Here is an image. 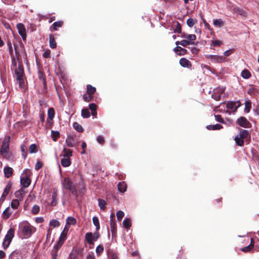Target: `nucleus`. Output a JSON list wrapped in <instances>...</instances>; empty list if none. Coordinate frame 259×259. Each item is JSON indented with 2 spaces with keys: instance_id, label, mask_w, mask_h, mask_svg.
Instances as JSON below:
<instances>
[{
  "instance_id": "nucleus-17",
  "label": "nucleus",
  "mask_w": 259,
  "mask_h": 259,
  "mask_svg": "<svg viewBox=\"0 0 259 259\" xmlns=\"http://www.w3.org/2000/svg\"><path fill=\"white\" fill-rule=\"evenodd\" d=\"M13 172V169L12 167L7 166L4 168V175L7 178L10 177L12 175Z\"/></svg>"
},
{
  "instance_id": "nucleus-20",
  "label": "nucleus",
  "mask_w": 259,
  "mask_h": 259,
  "mask_svg": "<svg viewBox=\"0 0 259 259\" xmlns=\"http://www.w3.org/2000/svg\"><path fill=\"white\" fill-rule=\"evenodd\" d=\"M180 64L184 67H190L191 65L190 62L186 58H182L180 60Z\"/></svg>"
},
{
  "instance_id": "nucleus-19",
  "label": "nucleus",
  "mask_w": 259,
  "mask_h": 259,
  "mask_svg": "<svg viewBox=\"0 0 259 259\" xmlns=\"http://www.w3.org/2000/svg\"><path fill=\"white\" fill-rule=\"evenodd\" d=\"M13 212L11 210V209L8 207L3 211V218L7 220L8 219L11 215L12 214Z\"/></svg>"
},
{
  "instance_id": "nucleus-40",
  "label": "nucleus",
  "mask_w": 259,
  "mask_h": 259,
  "mask_svg": "<svg viewBox=\"0 0 259 259\" xmlns=\"http://www.w3.org/2000/svg\"><path fill=\"white\" fill-rule=\"evenodd\" d=\"M81 115L83 118H88L90 116V113L88 109H82L81 110Z\"/></svg>"
},
{
  "instance_id": "nucleus-33",
  "label": "nucleus",
  "mask_w": 259,
  "mask_h": 259,
  "mask_svg": "<svg viewBox=\"0 0 259 259\" xmlns=\"http://www.w3.org/2000/svg\"><path fill=\"white\" fill-rule=\"evenodd\" d=\"M123 225L125 228H130L132 225L131 219L129 218H126L124 219L123 221Z\"/></svg>"
},
{
  "instance_id": "nucleus-56",
  "label": "nucleus",
  "mask_w": 259,
  "mask_h": 259,
  "mask_svg": "<svg viewBox=\"0 0 259 259\" xmlns=\"http://www.w3.org/2000/svg\"><path fill=\"white\" fill-rule=\"evenodd\" d=\"M247 93L250 95H254L256 93V90L253 87L250 86L247 90Z\"/></svg>"
},
{
  "instance_id": "nucleus-42",
  "label": "nucleus",
  "mask_w": 259,
  "mask_h": 259,
  "mask_svg": "<svg viewBox=\"0 0 259 259\" xmlns=\"http://www.w3.org/2000/svg\"><path fill=\"white\" fill-rule=\"evenodd\" d=\"M60 248L61 247H59V246L58 245H57L56 244H55L54 246V247L52 250V254L53 257H55L57 255V252Z\"/></svg>"
},
{
  "instance_id": "nucleus-13",
  "label": "nucleus",
  "mask_w": 259,
  "mask_h": 259,
  "mask_svg": "<svg viewBox=\"0 0 259 259\" xmlns=\"http://www.w3.org/2000/svg\"><path fill=\"white\" fill-rule=\"evenodd\" d=\"M9 259H23V256L20 251L15 250L10 254Z\"/></svg>"
},
{
  "instance_id": "nucleus-37",
  "label": "nucleus",
  "mask_w": 259,
  "mask_h": 259,
  "mask_svg": "<svg viewBox=\"0 0 259 259\" xmlns=\"http://www.w3.org/2000/svg\"><path fill=\"white\" fill-rule=\"evenodd\" d=\"M233 12L236 14L241 15L242 16H245V12L242 10L239 9L238 7H234L233 9Z\"/></svg>"
},
{
  "instance_id": "nucleus-61",
  "label": "nucleus",
  "mask_w": 259,
  "mask_h": 259,
  "mask_svg": "<svg viewBox=\"0 0 259 259\" xmlns=\"http://www.w3.org/2000/svg\"><path fill=\"white\" fill-rule=\"evenodd\" d=\"M41 167H42L41 162L39 161H38L35 165V169L36 170H39Z\"/></svg>"
},
{
  "instance_id": "nucleus-49",
  "label": "nucleus",
  "mask_w": 259,
  "mask_h": 259,
  "mask_svg": "<svg viewBox=\"0 0 259 259\" xmlns=\"http://www.w3.org/2000/svg\"><path fill=\"white\" fill-rule=\"evenodd\" d=\"M244 139L243 138H240L237 139V136L235 138V141L237 145L240 146H242L244 144Z\"/></svg>"
},
{
  "instance_id": "nucleus-18",
  "label": "nucleus",
  "mask_w": 259,
  "mask_h": 259,
  "mask_svg": "<svg viewBox=\"0 0 259 259\" xmlns=\"http://www.w3.org/2000/svg\"><path fill=\"white\" fill-rule=\"evenodd\" d=\"M57 195H58L57 190L56 189H54L53 192V194L52 195V200L50 203L51 205L52 206H55L56 205L57 202Z\"/></svg>"
},
{
  "instance_id": "nucleus-10",
  "label": "nucleus",
  "mask_w": 259,
  "mask_h": 259,
  "mask_svg": "<svg viewBox=\"0 0 259 259\" xmlns=\"http://www.w3.org/2000/svg\"><path fill=\"white\" fill-rule=\"evenodd\" d=\"M17 28L19 32V34L21 36L23 40H26L27 34L26 32V29L24 25L22 23H18L17 25Z\"/></svg>"
},
{
  "instance_id": "nucleus-39",
  "label": "nucleus",
  "mask_w": 259,
  "mask_h": 259,
  "mask_svg": "<svg viewBox=\"0 0 259 259\" xmlns=\"http://www.w3.org/2000/svg\"><path fill=\"white\" fill-rule=\"evenodd\" d=\"M60 225L59 222L57 220H53L50 222V226L53 228L59 227Z\"/></svg>"
},
{
  "instance_id": "nucleus-59",
  "label": "nucleus",
  "mask_w": 259,
  "mask_h": 259,
  "mask_svg": "<svg viewBox=\"0 0 259 259\" xmlns=\"http://www.w3.org/2000/svg\"><path fill=\"white\" fill-rule=\"evenodd\" d=\"M97 141L100 144H103L104 143V139L101 136H99L97 137Z\"/></svg>"
},
{
  "instance_id": "nucleus-60",
  "label": "nucleus",
  "mask_w": 259,
  "mask_h": 259,
  "mask_svg": "<svg viewBox=\"0 0 259 259\" xmlns=\"http://www.w3.org/2000/svg\"><path fill=\"white\" fill-rule=\"evenodd\" d=\"M215 120L221 123H224V119L222 118L221 116L219 115H214Z\"/></svg>"
},
{
  "instance_id": "nucleus-44",
  "label": "nucleus",
  "mask_w": 259,
  "mask_h": 259,
  "mask_svg": "<svg viewBox=\"0 0 259 259\" xmlns=\"http://www.w3.org/2000/svg\"><path fill=\"white\" fill-rule=\"evenodd\" d=\"M73 126L77 132H82L83 131V128L81 125L77 122H74Z\"/></svg>"
},
{
  "instance_id": "nucleus-9",
  "label": "nucleus",
  "mask_w": 259,
  "mask_h": 259,
  "mask_svg": "<svg viewBox=\"0 0 259 259\" xmlns=\"http://www.w3.org/2000/svg\"><path fill=\"white\" fill-rule=\"evenodd\" d=\"M206 58L209 59L212 63H218L225 61V58L223 56L209 55L206 56Z\"/></svg>"
},
{
  "instance_id": "nucleus-15",
  "label": "nucleus",
  "mask_w": 259,
  "mask_h": 259,
  "mask_svg": "<svg viewBox=\"0 0 259 259\" xmlns=\"http://www.w3.org/2000/svg\"><path fill=\"white\" fill-rule=\"evenodd\" d=\"M65 143L68 147H73L75 145L74 137L71 135L67 136L65 141Z\"/></svg>"
},
{
  "instance_id": "nucleus-62",
  "label": "nucleus",
  "mask_w": 259,
  "mask_h": 259,
  "mask_svg": "<svg viewBox=\"0 0 259 259\" xmlns=\"http://www.w3.org/2000/svg\"><path fill=\"white\" fill-rule=\"evenodd\" d=\"M89 108L91 111H95L97 109V105L94 103L89 104Z\"/></svg>"
},
{
  "instance_id": "nucleus-23",
  "label": "nucleus",
  "mask_w": 259,
  "mask_h": 259,
  "mask_svg": "<svg viewBox=\"0 0 259 259\" xmlns=\"http://www.w3.org/2000/svg\"><path fill=\"white\" fill-rule=\"evenodd\" d=\"M253 245H254L253 239L252 238H251V242H250V244L246 247L242 248L241 250L243 252L249 251L253 248Z\"/></svg>"
},
{
  "instance_id": "nucleus-4",
  "label": "nucleus",
  "mask_w": 259,
  "mask_h": 259,
  "mask_svg": "<svg viewBox=\"0 0 259 259\" xmlns=\"http://www.w3.org/2000/svg\"><path fill=\"white\" fill-rule=\"evenodd\" d=\"M14 237V229L10 228L7 232L3 242V247L4 249H6L9 246Z\"/></svg>"
},
{
  "instance_id": "nucleus-46",
  "label": "nucleus",
  "mask_w": 259,
  "mask_h": 259,
  "mask_svg": "<svg viewBox=\"0 0 259 259\" xmlns=\"http://www.w3.org/2000/svg\"><path fill=\"white\" fill-rule=\"evenodd\" d=\"M29 150L30 153H34L37 152V149L36 145L34 144H31L29 147Z\"/></svg>"
},
{
  "instance_id": "nucleus-2",
  "label": "nucleus",
  "mask_w": 259,
  "mask_h": 259,
  "mask_svg": "<svg viewBox=\"0 0 259 259\" xmlns=\"http://www.w3.org/2000/svg\"><path fill=\"white\" fill-rule=\"evenodd\" d=\"M31 175L32 172L29 169L26 168L23 171L20 177V184L22 188L24 189L29 187L31 182L30 179Z\"/></svg>"
},
{
  "instance_id": "nucleus-38",
  "label": "nucleus",
  "mask_w": 259,
  "mask_h": 259,
  "mask_svg": "<svg viewBox=\"0 0 259 259\" xmlns=\"http://www.w3.org/2000/svg\"><path fill=\"white\" fill-rule=\"evenodd\" d=\"M93 222L94 225L96 226V229L98 231L100 229V223L98 218L97 217H94L93 218Z\"/></svg>"
},
{
  "instance_id": "nucleus-63",
  "label": "nucleus",
  "mask_w": 259,
  "mask_h": 259,
  "mask_svg": "<svg viewBox=\"0 0 259 259\" xmlns=\"http://www.w3.org/2000/svg\"><path fill=\"white\" fill-rule=\"evenodd\" d=\"M68 259H77V255L76 253L71 252L69 254Z\"/></svg>"
},
{
  "instance_id": "nucleus-36",
  "label": "nucleus",
  "mask_w": 259,
  "mask_h": 259,
  "mask_svg": "<svg viewBox=\"0 0 259 259\" xmlns=\"http://www.w3.org/2000/svg\"><path fill=\"white\" fill-rule=\"evenodd\" d=\"M76 223V220L73 217H69L66 220V225H74Z\"/></svg>"
},
{
  "instance_id": "nucleus-53",
  "label": "nucleus",
  "mask_w": 259,
  "mask_h": 259,
  "mask_svg": "<svg viewBox=\"0 0 259 259\" xmlns=\"http://www.w3.org/2000/svg\"><path fill=\"white\" fill-rule=\"evenodd\" d=\"M196 22V20L191 18H189L187 20V24L190 27H192Z\"/></svg>"
},
{
  "instance_id": "nucleus-12",
  "label": "nucleus",
  "mask_w": 259,
  "mask_h": 259,
  "mask_svg": "<svg viewBox=\"0 0 259 259\" xmlns=\"http://www.w3.org/2000/svg\"><path fill=\"white\" fill-rule=\"evenodd\" d=\"M11 187H12V185L11 184H8L7 185V186L5 188L4 192L0 198V203H3L4 201L6 196L8 195V194L9 193V192L11 190Z\"/></svg>"
},
{
  "instance_id": "nucleus-28",
  "label": "nucleus",
  "mask_w": 259,
  "mask_h": 259,
  "mask_svg": "<svg viewBox=\"0 0 259 259\" xmlns=\"http://www.w3.org/2000/svg\"><path fill=\"white\" fill-rule=\"evenodd\" d=\"M20 205V200L13 199L11 203V208L13 209H17Z\"/></svg>"
},
{
  "instance_id": "nucleus-14",
  "label": "nucleus",
  "mask_w": 259,
  "mask_h": 259,
  "mask_svg": "<svg viewBox=\"0 0 259 259\" xmlns=\"http://www.w3.org/2000/svg\"><path fill=\"white\" fill-rule=\"evenodd\" d=\"M237 123L240 126L244 127H248L249 124V122L244 117H240L237 121Z\"/></svg>"
},
{
  "instance_id": "nucleus-26",
  "label": "nucleus",
  "mask_w": 259,
  "mask_h": 259,
  "mask_svg": "<svg viewBox=\"0 0 259 259\" xmlns=\"http://www.w3.org/2000/svg\"><path fill=\"white\" fill-rule=\"evenodd\" d=\"M126 185L124 182H119L118 184V189L121 193L126 191Z\"/></svg>"
},
{
  "instance_id": "nucleus-8",
  "label": "nucleus",
  "mask_w": 259,
  "mask_h": 259,
  "mask_svg": "<svg viewBox=\"0 0 259 259\" xmlns=\"http://www.w3.org/2000/svg\"><path fill=\"white\" fill-rule=\"evenodd\" d=\"M225 88L223 87H218L214 89L213 94L211 95L212 98L216 101H219L222 95L225 91Z\"/></svg>"
},
{
  "instance_id": "nucleus-7",
  "label": "nucleus",
  "mask_w": 259,
  "mask_h": 259,
  "mask_svg": "<svg viewBox=\"0 0 259 259\" xmlns=\"http://www.w3.org/2000/svg\"><path fill=\"white\" fill-rule=\"evenodd\" d=\"M63 187L68 190H73L76 188L75 184L72 181L68 178H65L62 181Z\"/></svg>"
},
{
  "instance_id": "nucleus-6",
  "label": "nucleus",
  "mask_w": 259,
  "mask_h": 259,
  "mask_svg": "<svg viewBox=\"0 0 259 259\" xmlns=\"http://www.w3.org/2000/svg\"><path fill=\"white\" fill-rule=\"evenodd\" d=\"M100 235L98 232L93 234L91 232L87 233L85 235V240L90 244H93L94 242L99 238Z\"/></svg>"
},
{
  "instance_id": "nucleus-48",
  "label": "nucleus",
  "mask_w": 259,
  "mask_h": 259,
  "mask_svg": "<svg viewBox=\"0 0 259 259\" xmlns=\"http://www.w3.org/2000/svg\"><path fill=\"white\" fill-rule=\"evenodd\" d=\"M98 202L100 208L104 210L105 208V205L106 204L105 201L101 199H99Z\"/></svg>"
},
{
  "instance_id": "nucleus-31",
  "label": "nucleus",
  "mask_w": 259,
  "mask_h": 259,
  "mask_svg": "<svg viewBox=\"0 0 259 259\" xmlns=\"http://www.w3.org/2000/svg\"><path fill=\"white\" fill-rule=\"evenodd\" d=\"M241 76L244 79H248L250 77L251 73L247 69H244L241 72Z\"/></svg>"
},
{
  "instance_id": "nucleus-57",
  "label": "nucleus",
  "mask_w": 259,
  "mask_h": 259,
  "mask_svg": "<svg viewBox=\"0 0 259 259\" xmlns=\"http://www.w3.org/2000/svg\"><path fill=\"white\" fill-rule=\"evenodd\" d=\"M63 24V22L62 21H58L55 22L53 23V27L54 30H57V27H61Z\"/></svg>"
},
{
  "instance_id": "nucleus-30",
  "label": "nucleus",
  "mask_w": 259,
  "mask_h": 259,
  "mask_svg": "<svg viewBox=\"0 0 259 259\" xmlns=\"http://www.w3.org/2000/svg\"><path fill=\"white\" fill-rule=\"evenodd\" d=\"M49 44L50 47L51 48H55L56 47V42L54 36L52 34L50 35L49 37Z\"/></svg>"
},
{
  "instance_id": "nucleus-22",
  "label": "nucleus",
  "mask_w": 259,
  "mask_h": 259,
  "mask_svg": "<svg viewBox=\"0 0 259 259\" xmlns=\"http://www.w3.org/2000/svg\"><path fill=\"white\" fill-rule=\"evenodd\" d=\"M72 150L64 148L62 152V156L64 157L69 158L72 156Z\"/></svg>"
},
{
  "instance_id": "nucleus-47",
  "label": "nucleus",
  "mask_w": 259,
  "mask_h": 259,
  "mask_svg": "<svg viewBox=\"0 0 259 259\" xmlns=\"http://www.w3.org/2000/svg\"><path fill=\"white\" fill-rule=\"evenodd\" d=\"M26 147L24 145L21 146V151L22 153V155L23 157L25 159L27 156V152H26Z\"/></svg>"
},
{
  "instance_id": "nucleus-52",
  "label": "nucleus",
  "mask_w": 259,
  "mask_h": 259,
  "mask_svg": "<svg viewBox=\"0 0 259 259\" xmlns=\"http://www.w3.org/2000/svg\"><path fill=\"white\" fill-rule=\"evenodd\" d=\"M104 250V247L102 245H98L96 249V252L98 255H100Z\"/></svg>"
},
{
  "instance_id": "nucleus-11",
  "label": "nucleus",
  "mask_w": 259,
  "mask_h": 259,
  "mask_svg": "<svg viewBox=\"0 0 259 259\" xmlns=\"http://www.w3.org/2000/svg\"><path fill=\"white\" fill-rule=\"evenodd\" d=\"M241 104L239 101L237 102H229L227 104V108L231 111H235L240 106Z\"/></svg>"
},
{
  "instance_id": "nucleus-21",
  "label": "nucleus",
  "mask_w": 259,
  "mask_h": 259,
  "mask_svg": "<svg viewBox=\"0 0 259 259\" xmlns=\"http://www.w3.org/2000/svg\"><path fill=\"white\" fill-rule=\"evenodd\" d=\"M248 135V131L245 130H241L239 134L237 135V139H239V138L245 139L247 137Z\"/></svg>"
},
{
  "instance_id": "nucleus-43",
  "label": "nucleus",
  "mask_w": 259,
  "mask_h": 259,
  "mask_svg": "<svg viewBox=\"0 0 259 259\" xmlns=\"http://www.w3.org/2000/svg\"><path fill=\"white\" fill-rule=\"evenodd\" d=\"M96 92V88L92 87L91 85H88L87 92L89 95H93Z\"/></svg>"
},
{
  "instance_id": "nucleus-16",
  "label": "nucleus",
  "mask_w": 259,
  "mask_h": 259,
  "mask_svg": "<svg viewBox=\"0 0 259 259\" xmlns=\"http://www.w3.org/2000/svg\"><path fill=\"white\" fill-rule=\"evenodd\" d=\"M25 194V191L24 188H21L15 193V196L17 198V199H18L19 200L21 201Z\"/></svg>"
},
{
  "instance_id": "nucleus-64",
  "label": "nucleus",
  "mask_w": 259,
  "mask_h": 259,
  "mask_svg": "<svg viewBox=\"0 0 259 259\" xmlns=\"http://www.w3.org/2000/svg\"><path fill=\"white\" fill-rule=\"evenodd\" d=\"M222 42L219 40H215L212 41V45L213 46H220Z\"/></svg>"
},
{
  "instance_id": "nucleus-25",
  "label": "nucleus",
  "mask_w": 259,
  "mask_h": 259,
  "mask_svg": "<svg viewBox=\"0 0 259 259\" xmlns=\"http://www.w3.org/2000/svg\"><path fill=\"white\" fill-rule=\"evenodd\" d=\"M61 164L64 167H68L71 164L70 158L64 157L61 159Z\"/></svg>"
},
{
  "instance_id": "nucleus-27",
  "label": "nucleus",
  "mask_w": 259,
  "mask_h": 259,
  "mask_svg": "<svg viewBox=\"0 0 259 259\" xmlns=\"http://www.w3.org/2000/svg\"><path fill=\"white\" fill-rule=\"evenodd\" d=\"M213 24L215 27H221L224 24V21L221 19H214L213 20Z\"/></svg>"
},
{
  "instance_id": "nucleus-1",
  "label": "nucleus",
  "mask_w": 259,
  "mask_h": 259,
  "mask_svg": "<svg viewBox=\"0 0 259 259\" xmlns=\"http://www.w3.org/2000/svg\"><path fill=\"white\" fill-rule=\"evenodd\" d=\"M35 230V228L27 222H22L19 224V233L22 238H29Z\"/></svg>"
},
{
  "instance_id": "nucleus-58",
  "label": "nucleus",
  "mask_w": 259,
  "mask_h": 259,
  "mask_svg": "<svg viewBox=\"0 0 259 259\" xmlns=\"http://www.w3.org/2000/svg\"><path fill=\"white\" fill-rule=\"evenodd\" d=\"M174 32L176 33H180L181 32V26L179 22L177 23L176 28L174 29Z\"/></svg>"
},
{
  "instance_id": "nucleus-29",
  "label": "nucleus",
  "mask_w": 259,
  "mask_h": 259,
  "mask_svg": "<svg viewBox=\"0 0 259 259\" xmlns=\"http://www.w3.org/2000/svg\"><path fill=\"white\" fill-rule=\"evenodd\" d=\"M223 127L221 124H216L215 125H208L206 126V128L208 130H218Z\"/></svg>"
},
{
  "instance_id": "nucleus-3",
  "label": "nucleus",
  "mask_w": 259,
  "mask_h": 259,
  "mask_svg": "<svg viewBox=\"0 0 259 259\" xmlns=\"http://www.w3.org/2000/svg\"><path fill=\"white\" fill-rule=\"evenodd\" d=\"M10 141V137L9 136L6 135L4 137L0 150V153L3 157L7 159H9L10 157L9 153Z\"/></svg>"
},
{
  "instance_id": "nucleus-35",
  "label": "nucleus",
  "mask_w": 259,
  "mask_h": 259,
  "mask_svg": "<svg viewBox=\"0 0 259 259\" xmlns=\"http://www.w3.org/2000/svg\"><path fill=\"white\" fill-rule=\"evenodd\" d=\"M176 44L177 45H181V46H182L183 47H185L187 45H189L190 44H193V42H191L189 40H182L180 41H176Z\"/></svg>"
},
{
  "instance_id": "nucleus-54",
  "label": "nucleus",
  "mask_w": 259,
  "mask_h": 259,
  "mask_svg": "<svg viewBox=\"0 0 259 259\" xmlns=\"http://www.w3.org/2000/svg\"><path fill=\"white\" fill-rule=\"evenodd\" d=\"M124 215V213L121 210H118L116 212V216H117V220L118 221H120L123 218Z\"/></svg>"
},
{
  "instance_id": "nucleus-55",
  "label": "nucleus",
  "mask_w": 259,
  "mask_h": 259,
  "mask_svg": "<svg viewBox=\"0 0 259 259\" xmlns=\"http://www.w3.org/2000/svg\"><path fill=\"white\" fill-rule=\"evenodd\" d=\"M39 211V207L37 205H35L33 206L31 209L32 213L34 214H37Z\"/></svg>"
},
{
  "instance_id": "nucleus-45",
  "label": "nucleus",
  "mask_w": 259,
  "mask_h": 259,
  "mask_svg": "<svg viewBox=\"0 0 259 259\" xmlns=\"http://www.w3.org/2000/svg\"><path fill=\"white\" fill-rule=\"evenodd\" d=\"M183 37L187 38L190 41L195 40L196 38L195 34H184Z\"/></svg>"
},
{
  "instance_id": "nucleus-34",
  "label": "nucleus",
  "mask_w": 259,
  "mask_h": 259,
  "mask_svg": "<svg viewBox=\"0 0 259 259\" xmlns=\"http://www.w3.org/2000/svg\"><path fill=\"white\" fill-rule=\"evenodd\" d=\"M55 115V110L54 108H50L48 110V119H50V120H53V119Z\"/></svg>"
},
{
  "instance_id": "nucleus-5",
  "label": "nucleus",
  "mask_w": 259,
  "mask_h": 259,
  "mask_svg": "<svg viewBox=\"0 0 259 259\" xmlns=\"http://www.w3.org/2000/svg\"><path fill=\"white\" fill-rule=\"evenodd\" d=\"M15 73L17 80L18 81L20 88H22L24 84L23 75L24 71L21 65H19L15 70Z\"/></svg>"
},
{
  "instance_id": "nucleus-24",
  "label": "nucleus",
  "mask_w": 259,
  "mask_h": 259,
  "mask_svg": "<svg viewBox=\"0 0 259 259\" xmlns=\"http://www.w3.org/2000/svg\"><path fill=\"white\" fill-rule=\"evenodd\" d=\"M174 50L179 55H183L186 53V50L180 47H176Z\"/></svg>"
},
{
  "instance_id": "nucleus-50",
  "label": "nucleus",
  "mask_w": 259,
  "mask_h": 259,
  "mask_svg": "<svg viewBox=\"0 0 259 259\" xmlns=\"http://www.w3.org/2000/svg\"><path fill=\"white\" fill-rule=\"evenodd\" d=\"M251 107V102L249 101H246L245 103V111L247 113H248L250 111V109Z\"/></svg>"
},
{
  "instance_id": "nucleus-41",
  "label": "nucleus",
  "mask_w": 259,
  "mask_h": 259,
  "mask_svg": "<svg viewBox=\"0 0 259 259\" xmlns=\"http://www.w3.org/2000/svg\"><path fill=\"white\" fill-rule=\"evenodd\" d=\"M60 248L61 247H59V246L58 245H57L56 244H55L54 246V247L52 250V254L53 257H55L57 255V252Z\"/></svg>"
},
{
  "instance_id": "nucleus-51",
  "label": "nucleus",
  "mask_w": 259,
  "mask_h": 259,
  "mask_svg": "<svg viewBox=\"0 0 259 259\" xmlns=\"http://www.w3.org/2000/svg\"><path fill=\"white\" fill-rule=\"evenodd\" d=\"M51 133H52V137L53 138L54 141H56L57 140V139L59 136V135H60L59 132L58 131H52Z\"/></svg>"
},
{
  "instance_id": "nucleus-32",
  "label": "nucleus",
  "mask_w": 259,
  "mask_h": 259,
  "mask_svg": "<svg viewBox=\"0 0 259 259\" xmlns=\"http://www.w3.org/2000/svg\"><path fill=\"white\" fill-rule=\"evenodd\" d=\"M67 231H68V230L67 229V227H65L64 229L61 233L59 239L64 242V241L66 239V235L67 233Z\"/></svg>"
}]
</instances>
